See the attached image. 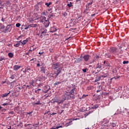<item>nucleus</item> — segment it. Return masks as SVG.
<instances>
[{"label": "nucleus", "mask_w": 129, "mask_h": 129, "mask_svg": "<svg viewBox=\"0 0 129 129\" xmlns=\"http://www.w3.org/2000/svg\"><path fill=\"white\" fill-rule=\"evenodd\" d=\"M61 15L63 17V18H66V17L68 15V14L67 12H62Z\"/></svg>", "instance_id": "393cba45"}, {"label": "nucleus", "mask_w": 129, "mask_h": 129, "mask_svg": "<svg viewBox=\"0 0 129 129\" xmlns=\"http://www.w3.org/2000/svg\"><path fill=\"white\" fill-rule=\"evenodd\" d=\"M20 68H21V66L15 65L13 67V70H14V71H18V70H19V69H20Z\"/></svg>", "instance_id": "4468645a"}, {"label": "nucleus", "mask_w": 129, "mask_h": 129, "mask_svg": "<svg viewBox=\"0 0 129 129\" xmlns=\"http://www.w3.org/2000/svg\"><path fill=\"white\" fill-rule=\"evenodd\" d=\"M40 72L41 73H43L44 74H45V73H46V67H42L40 68Z\"/></svg>", "instance_id": "dca6fc26"}, {"label": "nucleus", "mask_w": 129, "mask_h": 129, "mask_svg": "<svg viewBox=\"0 0 129 129\" xmlns=\"http://www.w3.org/2000/svg\"><path fill=\"white\" fill-rule=\"evenodd\" d=\"M37 25L36 24H30V28H36L37 27Z\"/></svg>", "instance_id": "58836bf2"}, {"label": "nucleus", "mask_w": 129, "mask_h": 129, "mask_svg": "<svg viewBox=\"0 0 129 129\" xmlns=\"http://www.w3.org/2000/svg\"><path fill=\"white\" fill-rule=\"evenodd\" d=\"M39 22L40 23H43L44 24L45 21H44L43 19H41L40 20H39Z\"/></svg>", "instance_id": "052dcab7"}, {"label": "nucleus", "mask_w": 129, "mask_h": 129, "mask_svg": "<svg viewBox=\"0 0 129 129\" xmlns=\"http://www.w3.org/2000/svg\"><path fill=\"white\" fill-rule=\"evenodd\" d=\"M12 27V24H9L6 27V29H5V32H8V31H9V30L10 29V28Z\"/></svg>", "instance_id": "6ab92c4d"}, {"label": "nucleus", "mask_w": 129, "mask_h": 129, "mask_svg": "<svg viewBox=\"0 0 129 129\" xmlns=\"http://www.w3.org/2000/svg\"><path fill=\"white\" fill-rule=\"evenodd\" d=\"M45 6H47V8H49L50 6H51V5H52V2H49V3H46L45 4Z\"/></svg>", "instance_id": "72a5a7b5"}, {"label": "nucleus", "mask_w": 129, "mask_h": 129, "mask_svg": "<svg viewBox=\"0 0 129 129\" xmlns=\"http://www.w3.org/2000/svg\"><path fill=\"white\" fill-rule=\"evenodd\" d=\"M35 93H37V94H40V92L38 90H35Z\"/></svg>", "instance_id": "4d7b16f0"}, {"label": "nucleus", "mask_w": 129, "mask_h": 129, "mask_svg": "<svg viewBox=\"0 0 129 129\" xmlns=\"http://www.w3.org/2000/svg\"><path fill=\"white\" fill-rule=\"evenodd\" d=\"M89 10V7H86V9L84 11V14H86V15L89 14V12H88Z\"/></svg>", "instance_id": "4be33fe9"}, {"label": "nucleus", "mask_w": 129, "mask_h": 129, "mask_svg": "<svg viewBox=\"0 0 129 129\" xmlns=\"http://www.w3.org/2000/svg\"><path fill=\"white\" fill-rule=\"evenodd\" d=\"M83 60V56H82V54H81L80 58H78L76 59V60L75 61V63H80V62H82Z\"/></svg>", "instance_id": "9b49d317"}, {"label": "nucleus", "mask_w": 129, "mask_h": 129, "mask_svg": "<svg viewBox=\"0 0 129 129\" xmlns=\"http://www.w3.org/2000/svg\"><path fill=\"white\" fill-rule=\"evenodd\" d=\"M92 4H93V1H92L91 3H87L86 5V7L89 8V6H91V5H92Z\"/></svg>", "instance_id": "c9c22d12"}, {"label": "nucleus", "mask_w": 129, "mask_h": 129, "mask_svg": "<svg viewBox=\"0 0 129 129\" xmlns=\"http://www.w3.org/2000/svg\"><path fill=\"white\" fill-rule=\"evenodd\" d=\"M99 58V55H96L94 57V59L93 60V63L95 62V60H98Z\"/></svg>", "instance_id": "f704fd0d"}, {"label": "nucleus", "mask_w": 129, "mask_h": 129, "mask_svg": "<svg viewBox=\"0 0 129 129\" xmlns=\"http://www.w3.org/2000/svg\"><path fill=\"white\" fill-rule=\"evenodd\" d=\"M50 102L51 103H52L53 104H55V103L56 102L57 104H61V103H60V101H59V100L56 98H54L52 99L51 101H50Z\"/></svg>", "instance_id": "20e7f679"}, {"label": "nucleus", "mask_w": 129, "mask_h": 129, "mask_svg": "<svg viewBox=\"0 0 129 129\" xmlns=\"http://www.w3.org/2000/svg\"><path fill=\"white\" fill-rule=\"evenodd\" d=\"M36 105H39V104L41 105L42 104V103L40 102V100L37 101V102L35 103Z\"/></svg>", "instance_id": "49530a36"}, {"label": "nucleus", "mask_w": 129, "mask_h": 129, "mask_svg": "<svg viewBox=\"0 0 129 129\" xmlns=\"http://www.w3.org/2000/svg\"><path fill=\"white\" fill-rule=\"evenodd\" d=\"M52 65L53 66L54 70L58 69L60 66V63L59 62H56L54 63V62L52 63Z\"/></svg>", "instance_id": "6e6552de"}, {"label": "nucleus", "mask_w": 129, "mask_h": 129, "mask_svg": "<svg viewBox=\"0 0 129 129\" xmlns=\"http://www.w3.org/2000/svg\"><path fill=\"white\" fill-rule=\"evenodd\" d=\"M48 78L49 79V80H53V79H54V75H55V74H53V73H50V74H48Z\"/></svg>", "instance_id": "ddd939ff"}, {"label": "nucleus", "mask_w": 129, "mask_h": 129, "mask_svg": "<svg viewBox=\"0 0 129 129\" xmlns=\"http://www.w3.org/2000/svg\"><path fill=\"white\" fill-rule=\"evenodd\" d=\"M3 105H4V106H6V105H9V103H5L3 104Z\"/></svg>", "instance_id": "338daca9"}, {"label": "nucleus", "mask_w": 129, "mask_h": 129, "mask_svg": "<svg viewBox=\"0 0 129 129\" xmlns=\"http://www.w3.org/2000/svg\"><path fill=\"white\" fill-rule=\"evenodd\" d=\"M55 32H57V29L56 28H55V30H52L50 31V33H55Z\"/></svg>", "instance_id": "3c124183"}, {"label": "nucleus", "mask_w": 129, "mask_h": 129, "mask_svg": "<svg viewBox=\"0 0 129 129\" xmlns=\"http://www.w3.org/2000/svg\"><path fill=\"white\" fill-rule=\"evenodd\" d=\"M28 88V89H30L32 88V86H31V85H30L29 86L27 85L26 86V88Z\"/></svg>", "instance_id": "13d9d810"}, {"label": "nucleus", "mask_w": 129, "mask_h": 129, "mask_svg": "<svg viewBox=\"0 0 129 129\" xmlns=\"http://www.w3.org/2000/svg\"><path fill=\"white\" fill-rule=\"evenodd\" d=\"M6 28V26L4 25L3 24L1 23L0 24V30H4Z\"/></svg>", "instance_id": "2f4dec72"}, {"label": "nucleus", "mask_w": 129, "mask_h": 129, "mask_svg": "<svg viewBox=\"0 0 129 129\" xmlns=\"http://www.w3.org/2000/svg\"><path fill=\"white\" fill-rule=\"evenodd\" d=\"M10 93H11V91H10L8 93H5L2 94V97H3V98H4V97H7L8 95L10 94Z\"/></svg>", "instance_id": "412c9836"}, {"label": "nucleus", "mask_w": 129, "mask_h": 129, "mask_svg": "<svg viewBox=\"0 0 129 129\" xmlns=\"http://www.w3.org/2000/svg\"><path fill=\"white\" fill-rule=\"evenodd\" d=\"M86 96H88V95L83 94L82 97H80V99H82L85 97H86Z\"/></svg>", "instance_id": "ea45409f"}, {"label": "nucleus", "mask_w": 129, "mask_h": 129, "mask_svg": "<svg viewBox=\"0 0 129 129\" xmlns=\"http://www.w3.org/2000/svg\"><path fill=\"white\" fill-rule=\"evenodd\" d=\"M83 72H84V73H86L87 71V68H85L84 69L82 70Z\"/></svg>", "instance_id": "de8ad7c7"}, {"label": "nucleus", "mask_w": 129, "mask_h": 129, "mask_svg": "<svg viewBox=\"0 0 129 129\" xmlns=\"http://www.w3.org/2000/svg\"><path fill=\"white\" fill-rule=\"evenodd\" d=\"M41 19L43 20V21H47L46 20V17L45 16L41 17Z\"/></svg>", "instance_id": "6e6d98bb"}, {"label": "nucleus", "mask_w": 129, "mask_h": 129, "mask_svg": "<svg viewBox=\"0 0 129 129\" xmlns=\"http://www.w3.org/2000/svg\"><path fill=\"white\" fill-rule=\"evenodd\" d=\"M102 68V66L101 65V64L98 63L95 69H101Z\"/></svg>", "instance_id": "a211bd4d"}, {"label": "nucleus", "mask_w": 129, "mask_h": 129, "mask_svg": "<svg viewBox=\"0 0 129 129\" xmlns=\"http://www.w3.org/2000/svg\"><path fill=\"white\" fill-rule=\"evenodd\" d=\"M42 5H43V3L39 2L35 6V7L36 8V9H37L38 10L39 9V6H42Z\"/></svg>", "instance_id": "aec40b11"}, {"label": "nucleus", "mask_w": 129, "mask_h": 129, "mask_svg": "<svg viewBox=\"0 0 129 129\" xmlns=\"http://www.w3.org/2000/svg\"><path fill=\"white\" fill-rule=\"evenodd\" d=\"M70 95H75L77 93V88L74 87L69 92Z\"/></svg>", "instance_id": "7ed1b4c3"}, {"label": "nucleus", "mask_w": 129, "mask_h": 129, "mask_svg": "<svg viewBox=\"0 0 129 129\" xmlns=\"http://www.w3.org/2000/svg\"><path fill=\"white\" fill-rule=\"evenodd\" d=\"M97 108H98V105L96 104L93 106L91 107L90 109H97Z\"/></svg>", "instance_id": "a878e982"}, {"label": "nucleus", "mask_w": 129, "mask_h": 129, "mask_svg": "<svg viewBox=\"0 0 129 129\" xmlns=\"http://www.w3.org/2000/svg\"><path fill=\"white\" fill-rule=\"evenodd\" d=\"M39 79H41V80H46V77L45 76H42L39 78Z\"/></svg>", "instance_id": "4c0bfd02"}, {"label": "nucleus", "mask_w": 129, "mask_h": 129, "mask_svg": "<svg viewBox=\"0 0 129 129\" xmlns=\"http://www.w3.org/2000/svg\"><path fill=\"white\" fill-rule=\"evenodd\" d=\"M90 57H91V56H90L89 54H85L83 56V58L85 62H87L88 61H89Z\"/></svg>", "instance_id": "39448f33"}, {"label": "nucleus", "mask_w": 129, "mask_h": 129, "mask_svg": "<svg viewBox=\"0 0 129 129\" xmlns=\"http://www.w3.org/2000/svg\"><path fill=\"white\" fill-rule=\"evenodd\" d=\"M110 126H111V127H117V126H118V122H113L110 123Z\"/></svg>", "instance_id": "1a4fd4ad"}, {"label": "nucleus", "mask_w": 129, "mask_h": 129, "mask_svg": "<svg viewBox=\"0 0 129 129\" xmlns=\"http://www.w3.org/2000/svg\"><path fill=\"white\" fill-rule=\"evenodd\" d=\"M106 58H111V55H110L109 53H106L104 55Z\"/></svg>", "instance_id": "5701e85b"}, {"label": "nucleus", "mask_w": 129, "mask_h": 129, "mask_svg": "<svg viewBox=\"0 0 129 129\" xmlns=\"http://www.w3.org/2000/svg\"><path fill=\"white\" fill-rule=\"evenodd\" d=\"M61 100H60V103H63L65 100H69L71 98V95L65 93L61 96Z\"/></svg>", "instance_id": "f03ea898"}, {"label": "nucleus", "mask_w": 129, "mask_h": 129, "mask_svg": "<svg viewBox=\"0 0 129 129\" xmlns=\"http://www.w3.org/2000/svg\"><path fill=\"white\" fill-rule=\"evenodd\" d=\"M62 70V68H58L56 69V73H54L55 76L54 77L55 78H56L57 77H58V76L59 75V74H60V73H61V71Z\"/></svg>", "instance_id": "423d86ee"}, {"label": "nucleus", "mask_w": 129, "mask_h": 129, "mask_svg": "<svg viewBox=\"0 0 129 129\" xmlns=\"http://www.w3.org/2000/svg\"><path fill=\"white\" fill-rule=\"evenodd\" d=\"M31 70V67L28 66L25 68V70L24 72H27L28 73H29V72H30Z\"/></svg>", "instance_id": "2eb2a0df"}, {"label": "nucleus", "mask_w": 129, "mask_h": 129, "mask_svg": "<svg viewBox=\"0 0 129 129\" xmlns=\"http://www.w3.org/2000/svg\"><path fill=\"white\" fill-rule=\"evenodd\" d=\"M6 18H4L3 17H2V19H1V21H2V22H5L6 21Z\"/></svg>", "instance_id": "bf43d9fd"}, {"label": "nucleus", "mask_w": 129, "mask_h": 129, "mask_svg": "<svg viewBox=\"0 0 129 129\" xmlns=\"http://www.w3.org/2000/svg\"><path fill=\"white\" fill-rule=\"evenodd\" d=\"M10 1H7L6 3H5L6 7H8V6H10Z\"/></svg>", "instance_id": "a19ab883"}, {"label": "nucleus", "mask_w": 129, "mask_h": 129, "mask_svg": "<svg viewBox=\"0 0 129 129\" xmlns=\"http://www.w3.org/2000/svg\"><path fill=\"white\" fill-rule=\"evenodd\" d=\"M61 108L64 109L65 108H69V107H68V105L67 104H64L62 106H61Z\"/></svg>", "instance_id": "c756f323"}, {"label": "nucleus", "mask_w": 129, "mask_h": 129, "mask_svg": "<svg viewBox=\"0 0 129 129\" xmlns=\"http://www.w3.org/2000/svg\"><path fill=\"white\" fill-rule=\"evenodd\" d=\"M109 51L110 53H111V54H113V57H114V56H118V55H120V54L123 53L122 49L119 51L118 48L116 47H110V49H109Z\"/></svg>", "instance_id": "f257e3e1"}, {"label": "nucleus", "mask_w": 129, "mask_h": 129, "mask_svg": "<svg viewBox=\"0 0 129 129\" xmlns=\"http://www.w3.org/2000/svg\"><path fill=\"white\" fill-rule=\"evenodd\" d=\"M32 113H33V111L31 112H27V114H32Z\"/></svg>", "instance_id": "69168bd1"}, {"label": "nucleus", "mask_w": 129, "mask_h": 129, "mask_svg": "<svg viewBox=\"0 0 129 129\" xmlns=\"http://www.w3.org/2000/svg\"><path fill=\"white\" fill-rule=\"evenodd\" d=\"M68 7H69V8H71V7H72V3L70 2V4H68L67 5Z\"/></svg>", "instance_id": "a18cd8bd"}, {"label": "nucleus", "mask_w": 129, "mask_h": 129, "mask_svg": "<svg viewBox=\"0 0 129 129\" xmlns=\"http://www.w3.org/2000/svg\"><path fill=\"white\" fill-rule=\"evenodd\" d=\"M43 25L45 28H48V27H49V25H50V21H49L48 20L44 21Z\"/></svg>", "instance_id": "f8f14e48"}, {"label": "nucleus", "mask_w": 129, "mask_h": 129, "mask_svg": "<svg viewBox=\"0 0 129 129\" xmlns=\"http://www.w3.org/2000/svg\"><path fill=\"white\" fill-rule=\"evenodd\" d=\"M29 38H27L26 40H24L23 41V42L21 41V44L22 45L24 46V45H26L27 44V42H29Z\"/></svg>", "instance_id": "f3484780"}, {"label": "nucleus", "mask_w": 129, "mask_h": 129, "mask_svg": "<svg viewBox=\"0 0 129 129\" xmlns=\"http://www.w3.org/2000/svg\"><path fill=\"white\" fill-rule=\"evenodd\" d=\"M20 46H22V40L16 41V43L14 44V46L16 47V48L20 47Z\"/></svg>", "instance_id": "9d476101"}, {"label": "nucleus", "mask_w": 129, "mask_h": 129, "mask_svg": "<svg viewBox=\"0 0 129 129\" xmlns=\"http://www.w3.org/2000/svg\"><path fill=\"white\" fill-rule=\"evenodd\" d=\"M32 50L30 49L28 50V51L26 53V55H29V53H30V52H32Z\"/></svg>", "instance_id": "864d4df0"}, {"label": "nucleus", "mask_w": 129, "mask_h": 129, "mask_svg": "<svg viewBox=\"0 0 129 129\" xmlns=\"http://www.w3.org/2000/svg\"><path fill=\"white\" fill-rule=\"evenodd\" d=\"M30 28H31L30 24L24 25V30H28V29H30Z\"/></svg>", "instance_id": "bb28decb"}, {"label": "nucleus", "mask_w": 129, "mask_h": 129, "mask_svg": "<svg viewBox=\"0 0 129 129\" xmlns=\"http://www.w3.org/2000/svg\"><path fill=\"white\" fill-rule=\"evenodd\" d=\"M123 64H128V61H123Z\"/></svg>", "instance_id": "603ef678"}, {"label": "nucleus", "mask_w": 129, "mask_h": 129, "mask_svg": "<svg viewBox=\"0 0 129 129\" xmlns=\"http://www.w3.org/2000/svg\"><path fill=\"white\" fill-rule=\"evenodd\" d=\"M6 6V3H4L3 4H2V1H1V5H0V11L1 9L3 10L4 9V7Z\"/></svg>", "instance_id": "c85d7f7f"}, {"label": "nucleus", "mask_w": 129, "mask_h": 129, "mask_svg": "<svg viewBox=\"0 0 129 129\" xmlns=\"http://www.w3.org/2000/svg\"><path fill=\"white\" fill-rule=\"evenodd\" d=\"M92 112H93V111L87 112L85 115L87 116L89 115V114H90V113H92Z\"/></svg>", "instance_id": "79ce46f5"}, {"label": "nucleus", "mask_w": 129, "mask_h": 129, "mask_svg": "<svg viewBox=\"0 0 129 129\" xmlns=\"http://www.w3.org/2000/svg\"><path fill=\"white\" fill-rule=\"evenodd\" d=\"M98 90H99L100 91H101V94H102L103 93V92H102V90H103V88H102V86H99L98 87Z\"/></svg>", "instance_id": "b1692460"}, {"label": "nucleus", "mask_w": 129, "mask_h": 129, "mask_svg": "<svg viewBox=\"0 0 129 129\" xmlns=\"http://www.w3.org/2000/svg\"><path fill=\"white\" fill-rule=\"evenodd\" d=\"M100 79H101V78H100V77L97 78V80H98V81H99V80H100Z\"/></svg>", "instance_id": "774afa93"}, {"label": "nucleus", "mask_w": 129, "mask_h": 129, "mask_svg": "<svg viewBox=\"0 0 129 129\" xmlns=\"http://www.w3.org/2000/svg\"><path fill=\"white\" fill-rule=\"evenodd\" d=\"M49 89H50V87H49V88L47 89L46 90L44 91H43V93H47L49 91Z\"/></svg>", "instance_id": "8fccbe9b"}, {"label": "nucleus", "mask_w": 129, "mask_h": 129, "mask_svg": "<svg viewBox=\"0 0 129 129\" xmlns=\"http://www.w3.org/2000/svg\"><path fill=\"white\" fill-rule=\"evenodd\" d=\"M64 112V110H58L57 113L58 114H62Z\"/></svg>", "instance_id": "e433bc0d"}, {"label": "nucleus", "mask_w": 129, "mask_h": 129, "mask_svg": "<svg viewBox=\"0 0 129 129\" xmlns=\"http://www.w3.org/2000/svg\"><path fill=\"white\" fill-rule=\"evenodd\" d=\"M8 56L9 58H13V57H14V53L12 52H9L8 53Z\"/></svg>", "instance_id": "7c9ffc66"}, {"label": "nucleus", "mask_w": 129, "mask_h": 129, "mask_svg": "<svg viewBox=\"0 0 129 129\" xmlns=\"http://www.w3.org/2000/svg\"><path fill=\"white\" fill-rule=\"evenodd\" d=\"M35 82H36V81H35V80H32L31 82H29V84L30 85H32V86H35V85H34L35 84Z\"/></svg>", "instance_id": "cd10ccee"}, {"label": "nucleus", "mask_w": 129, "mask_h": 129, "mask_svg": "<svg viewBox=\"0 0 129 129\" xmlns=\"http://www.w3.org/2000/svg\"><path fill=\"white\" fill-rule=\"evenodd\" d=\"M100 77L101 79L102 80V79H103V78H105V77H106V76L102 75V76H100Z\"/></svg>", "instance_id": "5fc2aeb1"}, {"label": "nucleus", "mask_w": 129, "mask_h": 129, "mask_svg": "<svg viewBox=\"0 0 129 129\" xmlns=\"http://www.w3.org/2000/svg\"><path fill=\"white\" fill-rule=\"evenodd\" d=\"M16 27H17V28H20V27H21V24L19 23L16 24Z\"/></svg>", "instance_id": "c03bdc74"}, {"label": "nucleus", "mask_w": 129, "mask_h": 129, "mask_svg": "<svg viewBox=\"0 0 129 129\" xmlns=\"http://www.w3.org/2000/svg\"><path fill=\"white\" fill-rule=\"evenodd\" d=\"M48 17L49 19H51V18H52V17H53V14L49 15Z\"/></svg>", "instance_id": "680f3d73"}, {"label": "nucleus", "mask_w": 129, "mask_h": 129, "mask_svg": "<svg viewBox=\"0 0 129 129\" xmlns=\"http://www.w3.org/2000/svg\"><path fill=\"white\" fill-rule=\"evenodd\" d=\"M4 60H7V58L5 57V56H0V62Z\"/></svg>", "instance_id": "473e14b6"}, {"label": "nucleus", "mask_w": 129, "mask_h": 129, "mask_svg": "<svg viewBox=\"0 0 129 129\" xmlns=\"http://www.w3.org/2000/svg\"><path fill=\"white\" fill-rule=\"evenodd\" d=\"M10 78H11V79H15V76H14V75H12Z\"/></svg>", "instance_id": "0e129e2a"}, {"label": "nucleus", "mask_w": 129, "mask_h": 129, "mask_svg": "<svg viewBox=\"0 0 129 129\" xmlns=\"http://www.w3.org/2000/svg\"><path fill=\"white\" fill-rule=\"evenodd\" d=\"M39 33H41V34H43V36H46V34H47V29L46 28H42L40 30Z\"/></svg>", "instance_id": "0eeeda50"}, {"label": "nucleus", "mask_w": 129, "mask_h": 129, "mask_svg": "<svg viewBox=\"0 0 129 129\" xmlns=\"http://www.w3.org/2000/svg\"><path fill=\"white\" fill-rule=\"evenodd\" d=\"M61 83V82H58L57 83H55L54 84V86H57V85H59V84H60Z\"/></svg>", "instance_id": "37998d69"}, {"label": "nucleus", "mask_w": 129, "mask_h": 129, "mask_svg": "<svg viewBox=\"0 0 129 129\" xmlns=\"http://www.w3.org/2000/svg\"><path fill=\"white\" fill-rule=\"evenodd\" d=\"M55 114H57V113H55V112H53L52 113H48V115H55Z\"/></svg>", "instance_id": "09e8293b"}, {"label": "nucleus", "mask_w": 129, "mask_h": 129, "mask_svg": "<svg viewBox=\"0 0 129 129\" xmlns=\"http://www.w3.org/2000/svg\"><path fill=\"white\" fill-rule=\"evenodd\" d=\"M9 113H10V114H15V112H14L13 111L9 112Z\"/></svg>", "instance_id": "e2e57ef3"}]
</instances>
